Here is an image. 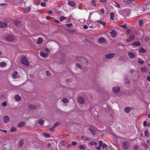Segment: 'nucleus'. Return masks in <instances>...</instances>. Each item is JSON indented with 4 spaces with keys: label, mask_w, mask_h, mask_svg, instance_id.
<instances>
[{
    "label": "nucleus",
    "mask_w": 150,
    "mask_h": 150,
    "mask_svg": "<svg viewBox=\"0 0 150 150\" xmlns=\"http://www.w3.org/2000/svg\"><path fill=\"white\" fill-rule=\"evenodd\" d=\"M21 62L22 64L26 66H28L29 65V63L27 57H23L22 58Z\"/></svg>",
    "instance_id": "f257e3e1"
},
{
    "label": "nucleus",
    "mask_w": 150,
    "mask_h": 150,
    "mask_svg": "<svg viewBox=\"0 0 150 150\" xmlns=\"http://www.w3.org/2000/svg\"><path fill=\"white\" fill-rule=\"evenodd\" d=\"M76 59L77 60H79L80 61H83L86 63V65H87L89 64V62L88 61L87 59L84 58V57L80 56H77L76 57Z\"/></svg>",
    "instance_id": "f03ea898"
},
{
    "label": "nucleus",
    "mask_w": 150,
    "mask_h": 150,
    "mask_svg": "<svg viewBox=\"0 0 150 150\" xmlns=\"http://www.w3.org/2000/svg\"><path fill=\"white\" fill-rule=\"evenodd\" d=\"M137 53L135 52L131 51L128 53L129 57L131 58H134L137 55Z\"/></svg>",
    "instance_id": "7ed1b4c3"
},
{
    "label": "nucleus",
    "mask_w": 150,
    "mask_h": 150,
    "mask_svg": "<svg viewBox=\"0 0 150 150\" xmlns=\"http://www.w3.org/2000/svg\"><path fill=\"white\" fill-rule=\"evenodd\" d=\"M115 55V53H109L106 54L105 56V57L107 59H111L114 57Z\"/></svg>",
    "instance_id": "20e7f679"
},
{
    "label": "nucleus",
    "mask_w": 150,
    "mask_h": 150,
    "mask_svg": "<svg viewBox=\"0 0 150 150\" xmlns=\"http://www.w3.org/2000/svg\"><path fill=\"white\" fill-rule=\"evenodd\" d=\"M15 37L13 35H10L7 36L6 39L8 41H12L14 40Z\"/></svg>",
    "instance_id": "39448f33"
},
{
    "label": "nucleus",
    "mask_w": 150,
    "mask_h": 150,
    "mask_svg": "<svg viewBox=\"0 0 150 150\" xmlns=\"http://www.w3.org/2000/svg\"><path fill=\"white\" fill-rule=\"evenodd\" d=\"M122 146L125 149H127L128 148L129 144L127 142H124L122 143Z\"/></svg>",
    "instance_id": "423d86ee"
},
{
    "label": "nucleus",
    "mask_w": 150,
    "mask_h": 150,
    "mask_svg": "<svg viewBox=\"0 0 150 150\" xmlns=\"http://www.w3.org/2000/svg\"><path fill=\"white\" fill-rule=\"evenodd\" d=\"M112 91L115 93H117L119 92L120 88L118 86L113 87L112 88Z\"/></svg>",
    "instance_id": "0eeeda50"
},
{
    "label": "nucleus",
    "mask_w": 150,
    "mask_h": 150,
    "mask_svg": "<svg viewBox=\"0 0 150 150\" xmlns=\"http://www.w3.org/2000/svg\"><path fill=\"white\" fill-rule=\"evenodd\" d=\"M110 33L112 38H115L116 37L117 32L116 30H113L110 32Z\"/></svg>",
    "instance_id": "6e6552de"
},
{
    "label": "nucleus",
    "mask_w": 150,
    "mask_h": 150,
    "mask_svg": "<svg viewBox=\"0 0 150 150\" xmlns=\"http://www.w3.org/2000/svg\"><path fill=\"white\" fill-rule=\"evenodd\" d=\"M68 4L71 7H74L76 5V4L74 2L71 1H69L68 2Z\"/></svg>",
    "instance_id": "1a4fd4ad"
},
{
    "label": "nucleus",
    "mask_w": 150,
    "mask_h": 150,
    "mask_svg": "<svg viewBox=\"0 0 150 150\" xmlns=\"http://www.w3.org/2000/svg\"><path fill=\"white\" fill-rule=\"evenodd\" d=\"M18 73L17 71H15L13 73L12 75V77L13 79H17L18 78Z\"/></svg>",
    "instance_id": "9d476101"
},
{
    "label": "nucleus",
    "mask_w": 150,
    "mask_h": 150,
    "mask_svg": "<svg viewBox=\"0 0 150 150\" xmlns=\"http://www.w3.org/2000/svg\"><path fill=\"white\" fill-rule=\"evenodd\" d=\"M7 25L6 23L0 21V27L5 28L7 27Z\"/></svg>",
    "instance_id": "9b49d317"
},
{
    "label": "nucleus",
    "mask_w": 150,
    "mask_h": 150,
    "mask_svg": "<svg viewBox=\"0 0 150 150\" xmlns=\"http://www.w3.org/2000/svg\"><path fill=\"white\" fill-rule=\"evenodd\" d=\"M9 120V118L7 116H5L4 117V122L5 123H8Z\"/></svg>",
    "instance_id": "f8f14e48"
},
{
    "label": "nucleus",
    "mask_w": 150,
    "mask_h": 150,
    "mask_svg": "<svg viewBox=\"0 0 150 150\" xmlns=\"http://www.w3.org/2000/svg\"><path fill=\"white\" fill-rule=\"evenodd\" d=\"M78 102L81 104H83L84 103V100L81 97H79L78 98Z\"/></svg>",
    "instance_id": "ddd939ff"
},
{
    "label": "nucleus",
    "mask_w": 150,
    "mask_h": 150,
    "mask_svg": "<svg viewBox=\"0 0 150 150\" xmlns=\"http://www.w3.org/2000/svg\"><path fill=\"white\" fill-rule=\"evenodd\" d=\"M40 56L44 58H47L48 56V54L47 53H45L43 52H41L40 53Z\"/></svg>",
    "instance_id": "4468645a"
},
{
    "label": "nucleus",
    "mask_w": 150,
    "mask_h": 150,
    "mask_svg": "<svg viewBox=\"0 0 150 150\" xmlns=\"http://www.w3.org/2000/svg\"><path fill=\"white\" fill-rule=\"evenodd\" d=\"M98 42L99 44H101L105 41V39L103 38H100L98 40Z\"/></svg>",
    "instance_id": "2eb2a0df"
},
{
    "label": "nucleus",
    "mask_w": 150,
    "mask_h": 150,
    "mask_svg": "<svg viewBox=\"0 0 150 150\" xmlns=\"http://www.w3.org/2000/svg\"><path fill=\"white\" fill-rule=\"evenodd\" d=\"M25 122H24L22 121L20 122L18 125V127H21L23 126L25 124Z\"/></svg>",
    "instance_id": "dca6fc26"
},
{
    "label": "nucleus",
    "mask_w": 150,
    "mask_h": 150,
    "mask_svg": "<svg viewBox=\"0 0 150 150\" xmlns=\"http://www.w3.org/2000/svg\"><path fill=\"white\" fill-rule=\"evenodd\" d=\"M131 109V108L130 107H126L125 109V111L126 113H129Z\"/></svg>",
    "instance_id": "f3484780"
},
{
    "label": "nucleus",
    "mask_w": 150,
    "mask_h": 150,
    "mask_svg": "<svg viewBox=\"0 0 150 150\" xmlns=\"http://www.w3.org/2000/svg\"><path fill=\"white\" fill-rule=\"evenodd\" d=\"M124 1L128 4H131L135 0H124Z\"/></svg>",
    "instance_id": "a211bd4d"
},
{
    "label": "nucleus",
    "mask_w": 150,
    "mask_h": 150,
    "mask_svg": "<svg viewBox=\"0 0 150 150\" xmlns=\"http://www.w3.org/2000/svg\"><path fill=\"white\" fill-rule=\"evenodd\" d=\"M15 99L16 101H18L21 100V98L19 95H16L15 96Z\"/></svg>",
    "instance_id": "6ab92c4d"
},
{
    "label": "nucleus",
    "mask_w": 150,
    "mask_h": 150,
    "mask_svg": "<svg viewBox=\"0 0 150 150\" xmlns=\"http://www.w3.org/2000/svg\"><path fill=\"white\" fill-rule=\"evenodd\" d=\"M30 7H26L24 9V12L25 13H28L30 11Z\"/></svg>",
    "instance_id": "aec40b11"
},
{
    "label": "nucleus",
    "mask_w": 150,
    "mask_h": 150,
    "mask_svg": "<svg viewBox=\"0 0 150 150\" xmlns=\"http://www.w3.org/2000/svg\"><path fill=\"white\" fill-rule=\"evenodd\" d=\"M38 122L40 125H42L44 124L45 122V121L42 119H39L38 120Z\"/></svg>",
    "instance_id": "412c9836"
},
{
    "label": "nucleus",
    "mask_w": 150,
    "mask_h": 150,
    "mask_svg": "<svg viewBox=\"0 0 150 150\" xmlns=\"http://www.w3.org/2000/svg\"><path fill=\"white\" fill-rule=\"evenodd\" d=\"M113 5L114 6H115V7H117L118 8H120V5L117 2H114V3H113Z\"/></svg>",
    "instance_id": "4be33fe9"
},
{
    "label": "nucleus",
    "mask_w": 150,
    "mask_h": 150,
    "mask_svg": "<svg viewBox=\"0 0 150 150\" xmlns=\"http://www.w3.org/2000/svg\"><path fill=\"white\" fill-rule=\"evenodd\" d=\"M88 130L93 135H94L96 134L95 131L93 130L91 128H88Z\"/></svg>",
    "instance_id": "5701e85b"
},
{
    "label": "nucleus",
    "mask_w": 150,
    "mask_h": 150,
    "mask_svg": "<svg viewBox=\"0 0 150 150\" xmlns=\"http://www.w3.org/2000/svg\"><path fill=\"white\" fill-rule=\"evenodd\" d=\"M132 45H136L137 46H139L140 45V42L139 41H137L133 43Z\"/></svg>",
    "instance_id": "b1692460"
},
{
    "label": "nucleus",
    "mask_w": 150,
    "mask_h": 150,
    "mask_svg": "<svg viewBox=\"0 0 150 150\" xmlns=\"http://www.w3.org/2000/svg\"><path fill=\"white\" fill-rule=\"evenodd\" d=\"M138 62L140 64H142L144 63V61L140 58H138Z\"/></svg>",
    "instance_id": "393cba45"
},
{
    "label": "nucleus",
    "mask_w": 150,
    "mask_h": 150,
    "mask_svg": "<svg viewBox=\"0 0 150 150\" xmlns=\"http://www.w3.org/2000/svg\"><path fill=\"white\" fill-rule=\"evenodd\" d=\"M42 38L40 37L38 39V41L37 42V43L38 44H40L42 43Z\"/></svg>",
    "instance_id": "a878e982"
},
{
    "label": "nucleus",
    "mask_w": 150,
    "mask_h": 150,
    "mask_svg": "<svg viewBox=\"0 0 150 150\" xmlns=\"http://www.w3.org/2000/svg\"><path fill=\"white\" fill-rule=\"evenodd\" d=\"M97 21L103 25H105L106 24V23L105 22L102 21H101L100 20H98Z\"/></svg>",
    "instance_id": "bb28decb"
},
{
    "label": "nucleus",
    "mask_w": 150,
    "mask_h": 150,
    "mask_svg": "<svg viewBox=\"0 0 150 150\" xmlns=\"http://www.w3.org/2000/svg\"><path fill=\"white\" fill-rule=\"evenodd\" d=\"M139 51L140 52L142 53H144L146 52V50L143 47H141L139 50Z\"/></svg>",
    "instance_id": "cd10ccee"
},
{
    "label": "nucleus",
    "mask_w": 150,
    "mask_h": 150,
    "mask_svg": "<svg viewBox=\"0 0 150 150\" xmlns=\"http://www.w3.org/2000/svg\"><path fill=\"white\" fill-rule=\"evenodd\" d=\"M135 38L134 35V34H131L129 35V39L132 41Z\"/></svg>",
    "instance_id": "c85d7f7f"
},
{
    "label": "nucleus",
    "mask_w": 150,
    "mask_h": 150,
    "mask_svg": "<svg viewBox=\"0 0 150 150\" xmlns=\"http://www.w3.org/2000/svg\"><path fill=\"white\" fill-rule=\"evenodd\" d=\"M24 140L23 139H21L19 142V146L22 147L23 144Z\"/></svg>",
    "instance_id": "c756f323"
},
{
    "label": "nucleus",
    "mask_w": 150,
    "mask_h": 150,
    "mask_svg": "<svg viewBox=\"0 0 150 150\" xmlns=\"http://www.w3.org/2000/svg\"><path fill=\"white\" fill-rule=\"evenodd\" d=\"M143 23H144V21H143V19H140L139 20V26H141L142 25Z\"/></svg>",
    "instance_id": "7c9ffc66"
},
{
    "label": "nucleus",
    "mask_w": 150,
    "mask_h": 150,
    "mask_svg": "<svg viewBox=\"0 0 150 150\" xmlns=\"http://www.w3.org/2000/svg\"><path fill=\"white\" fill-rule=\"evenodd\" d=\"M142 71L143 72H146L147 71V69L146 67H142L141 68Z\"/></svg>",
    "instance_id": "2f4dec72"
},
{
    "label": "nucleus",
    "mask_w": 150,
    "mask_h": 150,
    "mask_svg": "<svg viewBox=\"0 0 150 150\" xmlns=\"http://www.w3.org/2000/svg\"><path fill=\"white\" fill-rule=\"evenodd\" d=\"M114 15L113 13L111 12L110 13V19L112 20H114Z\"/></svg>",
    "instance_id": "473e14b6"
},
{
    "label": "nucleus",
    "mask_w": 150,
    "mask_h": 150,
    "mask_svg": "<svg viewBox=\"0 0 150 150\" xmlns=\"http://www.w3.org/2000/svg\"><path fill=\"white\" fill-rule=\"evenodd\" d=\"M29 108L31 109H35L36 108V106L34 105H30L29 106Z\"/></svg>",
    "instance_id": "72a5a7b5"
},
{
    "label": "nucleus",
    "mask_w": 150,
    "mask_h": 150,
    "mask_svg": "<svg viewBox=\"0 0 150 150\" xmlns=\"http://www.w3.org/2000/svg\"><path fill=\"white\" fill-rule=\"evenodd\" d=\"M62 101L64 103H67L69 102V100L68 99L66 98H64L62 99Z\"/></svg>",
    "instance_id": "f704fd0d"
},
{
    "label": "nucleus",
    "mask_w": 150,
    "mask_h": 150,
    "mask_svg": "<svg viewBox=\"0 0 150 150\" xmlns=\"http://www.w3.org/2000/svg\"><path fill=\"white\" fill-rule=\"evenodd\" d=\"M6 64L4 62H2L0 63V67H3L5 66Z\"/></svg>",
    "instance_id": "c9c22d12"
},
{
    "label": "nucleus",
    "mask_w": 150,
    "mask_h": 150,
    "mask_svg": "<svg viewBox=\"0 0 150 150\" xmlns=\"http://www.w3.org/2000/svg\"><path fill=\"white\" fill-rule=\"evenodd\" d=\"M65 146V141H63L60 142L59 144V147H60L61 146Z\"/></svg>",
    "instance_id": "e433bc0d"
},
{
    "label": "nucleus",
    "mask_w": 150,
    "mask_h": 150,
    "mask_svg": "<svg viewBox=\"0 0 150 150\" xmlns=\"http://www.w3.org/2000/svg\"><path fill=\"white\" fill-rule=\"evenodd\" d=\"M78 147L80 149H84L86 147V146L85 145H81L80 146H78Z\"/></svg>",
    "instance_id": "4c0bfd02"
},
{
    "label": "nucleus",
    "mask_w": 150,
    "mask_h": 150,
    "mask_svg": "<svg viewBox=\"0 0 150 150\" xmlns=\"http://www.w3.org/2000/svg\"><path fill=\"white\" fill-rule=\"evenodd\" d=\"M90 144L91 145H96L97 144V143L95 142H91L90 143Z\"/></svg>",
    "instance_id": "58836bf2"
},
{
    "label": "nucleus",
    "mask_w": 150,
    "mask_h": 150,
    "mask_svg": "<svg viewBox=\"0 0 150 150\" xmlns=\"http://www.w3.org/2000/svg\"><path fill=\"white\" fill-rule=\"evenodd\" d=\"M144 135L146 137L148 136V131L146 129L144 130Z\"/></svg>",
    "instance_id": "ea45409f"
},
{
    "label": "nucleus",
    "mask_w": 150,
    "mask_h": 150,
    "mask_svg": "<svg viewBox=\"0 0 150 150\" xmlns=\"http://www.w3.org/2000/svg\"><path fill=\"white\" fill-rule=\"evenodd\" d=\"M66 25L68 28H70L73 25L71 23H68L66 24Z\"/></svg>",
    "instance_id": "a19ab883"
},
{
    "label": "nucleus",
    "mask_w": 150,
    "mask_h": 150,
    "mask_svg": "<svg viewBox=\"0 0 150 150\" xmlns=\"http://www.w3.org/2000/svg\"><path fill=\"white\" fill-rule=\"evenodd\" d=\"M2 105L4 106L5 107L7 104V102L6 101H4L2 103Z\"/></svg>",
    "instance_id": "79ce46f5"
},
{
    "label": "nucleus",
    "mask_w": 150,
    "mask_h": 150,
    "mask_svg": "<svg viewBox=\"0 0 150 150\" xmlns=\"http://www.w3.org/2000/svg\"><path fill=\"white\" fill-rule=\"evenodd\" d=\"M96 1L95 0H92L91 1V4L94 6H96Z\"/></svg>",
    "instance_id": "37998d69"
},
{
    "label": "nucleus",
    "mask_w": 150,
    "mask_h": 150,
    "mask_svg": "<svg viewBox=\"0 0 150 150\" xmlns=\"http://www.w3.org/2000/svg\"><path fill=\"white\" fill-rule=\"evenodd\" d=\"M16 130V128L13 127H12L11 130V132H13L15 131Z\"/></svg>",
    "instance_id": "c03bdc74"
},
{
    "label": "nucleus",
    "mask_w": 150,
    "mask_h": 150,
    "mask_svg": "<svg viewBox=\"0 0 150 150\" xmlns=\"http://www.w3.org/2000/svg\"><path fill=\"white\" fill-rule=\"evenodd\" d=\"M76 66L79 69H81V67L80 64H76Z\"/></svg>",
    "instance_id": "a18cd8bd"
},
{
    "label": "nucleus",
    "mask_w": 150,
    "mask_h": 150,
    "mask_svg": "<svg viewBox=\"0 0 150 150\" xmlns=\"http://www.w3.org/2000/svg\"><path fill=\"white\" fill-rule=\"evenodd\" d=\"M130 81L129 80L127 79H126L125 80V83L127 84H129L130 83Z\"/></svg>",
    "instance_id": "49530a36"
},
{
    "label": "nucleus",
    "mask_w": 150,
    "mask_h": 150,
    "mask_svg": "<svg viewBox=\"0 0 150 150\" xmlns=\"http://www.w3.org/2000/svg\"><path fill=\"white\" fill-rule=\"evenodd\" d=\"M77 144V142L75 141L73 142L71 144L73 146H75Z\"/></svg>",
    "instance_id": "de8ad7c7"
},
{
    "label": "nucleus",
    "mask_w": 150,
    "mask_h": 150,
    "mask_svg": "<svg viewBox=\"0 0 150 150\" xmlns=\"http://www.w3.org/2000/svg\"><path fill=\"white\" fill-rule=\"evenodd\" d=\"M41 5L42 7H45L46 6V4L45 2H42L41 3Z\"/></svg>",
    "instance_id": "09e8293b"
},
{
    "label": "nucleus",
    "mask_w": 150,
    "mask_h": 150,
    "mask_svg": "<svg viewBox=\"0 0 150 150\" xmlns=\"http://www.w3.org/2000/svg\"><path fill=\"white\" fill-rule=\"evenodd\" d=\"M55 127V126H54L53 127L50 128V131L54 132V128Z\"/></svg>",
    "instance_id": "8fccbe9b"
},
{
    "label": "nucleus",
    "mask_w": 150,
    "mask_h": 150,
    "mask_svg": "<svg viewBox=\"0 0 150 150\" xmlns=\"http://www.w3.org/2000/svg\"><path fill=\"white\" fill-rule=\"evenodd\" d=\"M64 20V16H60V18L59 19V21H60L62 22V21H63Z\"/></svg>",
    "instance_id": "3c124183"
},
{
    "label": "nucleus",
    "mask_w": 150,
    "mask_h": 150,
    "mask_svg": "<svg viewBox=\"0 0 150 150\" xmlns=\"http://www.w3.org/2000/svg\"><path fill=\"white\" fill-rule=\"evenodd\" d=\"M120 26L124 29L126 28V24H125L123 25H120Z\"/></svg>",
    "instance_id": "603ef678"
},
{
    "label": "nucleus",
    "mask_w": 150,
    "mask_h": 150,
    "mask_svg": "<svg viewBox=\"0 0 150 150\" xmlns=\"http://www.w3.org/2000/svg\"><path fill=\"white\" fill-rule=\"evenodd\" d=\"M124 60V57L122 56L120 57L119 58V60L121 61H123Z\"/></svg>",
    "instance_id": "864d4df0"
},
{
    "label": "nucleus",
    "mask_w": 150,
    "mask_h": 150,
    "mask_svg": "<svg viewBox=\"0 0 150 150\" xmlns=\"http://www.w3.org/2000/svg\"><path fill=\"white\" fill-rule=\"evenodd\" d=\"M45 136L46 137L50 138V135L48 134H45Z\"/></svg>",
    "instance_id": "5fc2aeb1"
},
{
    "label": "nucleus",
    "mask_w": 150,
    "mask_h": 150,
    "mask_svg": "<svg viewBox=\"0 0 150 150\" xmlns=\"http://www.w3.org/2000/svg\"><path fill=\"white\" fill-rule=\"evenodd\" d=\"M46 74L47 76H50L51 75L50 73L48 71H46Z\"/></svg>",
    "instance_id": "6e6d98bb"
},
{
    "label": "nucleus",
    "mask_w": 150,
    "mask_h": 150,
    "mask_svg": "<svg viewBox=\"0 0 150 150\" xmlns=\"http://www.w3.org/2000/svg\"><path fill=\"white\" fill-rule=\"evenodd\" d=\"M60 123L59 122H56V123L54 124V126H55V127L58 126L60 125Z\"/></svg>",
    "instance_id": "4d7b16f0"
},
{
    "label": "nucleus",
    "mask_w": 150,
    "mask_h": 150,
    "mask_svg": "<svg viewBox=\"0 0 150 150\" xmlns=\"http://www.w3.org/2000/svg\"><path fill=\"white\" fill-rule=\"evenodd\" d=\"M127 12V11L126 10H125L124 11H123V16H127V15H128V14H125V13H126V12Z\"/></svg>",
    "instance_id": "13d9d810"
},
{
    "label": "nucleus",
    "mask_w": 150,
    "mask_h": 150,
    "mask_svg": "<svg viewBox=\"0 0 150 150\" xmlns=\"http://www.w3.org/2000/svg\"><path fill=\"white\" fill-rule=\"evenodd\" d=\"M100 12L104 14L105 13V10L104 9L101 8L100 10Z\"/></svg>",
    "instance_id": "bf43d9fd"
},
{
    "label": "nucleus",
    "mask_w": 150,
    "mask_h": 150,
    "mask_svg": "<svg viewBox=\"0 0 150 150\" xmlns=\"http://www.w3.org/2000/svg\"><path fill=\"white\" fill-rule=\"evenodd\" d=\"M106 146L107 145L105 144H103L101 146H102L103 148H105Z\"/></svg>",
    "instance_id": "052dcab7"
},
{
    "label": "nucleus",
    "mask_w": 150,
    "mask_h": 150,
    "mask_svg": "<svg viewBox=\"0 0 150 150\" xmlns=\"http://www.w3.org/2000/svg\"><path fill=\"white\" fill-rule=\"evenodd\" d=\"M103 144V142L102 141L100 140L99 143V146H101Z\"/></svg>",
    "instance_id": "680f3d73"
},
{
    "label": "nucleus",
    "mask_w": 150,
    "mask_h": 150,
    "mask_svg": "<svg viewBox=\"0 0 150 150\" xmlns=\"http://www.w3.org/2000/svg\"><path fill=\"white\" fill-rule=\"evenodd\" d=\"M44 50L45 52H49V49L47 48H45L44 49Z\"/></svg>",
    "instance_id": "e2e57ef3"
},
{
    "label": "nucleus",
    "mask_w": 150,
    "mask_h": 150,
    "mask_svg": "<svg viewBox=\"0 0 150 150\" xmlns=\"http://www.w3.org/2000/svg\"><path fill=\"white\" fill-rule=\"evenodd\" d=\"M149 40V38L148 36L146 37L145 39V40L146 41H148Z\"/></svg>",
    "instance_id": "0e129e2a"
},
{
    "label": "nucleus",
    "mask_w": 150,
    "mask_h": 150,
    "mask_svg": "<svg viewBox=\"0 0 150 150\" xmlns=\"http://www.w3.org/2000/svg\"><path fill=\"white\" fill-rule=\"evenodd\" d=\"M143 124L144 126H146L147 125V122L146 121H144L143 122Z\"/></svg>",
    "instance_id": "69168bd1"
},
{
    "label": "nucleus",
    "mask_w": 150,
    "mask_h": 150,
    "mask_svg": "<svg viewBox=\"0 0 150 150\" xmlns=\"http://www.w3.org/2000/svg\"><path fill=\"white\" fill-rule=\"evenodd\" d=\"M0 130L6 133L7 132V131L6 130H3L0 129Z\"/></svg>",
    "instance_id": "338daca9"
},
{
    "label": "nucleus",
    "mask_w": 150,
    "mask_h": 150,
    "mask_svg": "<svg viewBox=\"0 0 150 150\" xmlns=\"http://www.w3.org/2000/svg\"><path fill=\"white\" fill-rule=\"evenodd\" d=\"M14 23L16 25H18V23H19V22L18 21H14Z\"/></svg>",
    "instance_id": "774afa93"
}]
</instances>
